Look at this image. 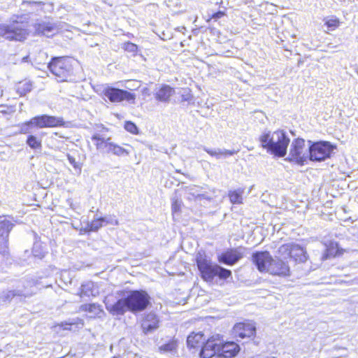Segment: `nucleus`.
<instances>
[{
  "label": "nucleus",
  "mask_w": 358,
  "mask_h": 358,
  "mask_svg": "<svg viewBox=\"0 0 358 358\" xmlns=\"http://www.w3.org/2000/svg\"><path fill=\"white\" fill-rule=\"evenodd\" d=\"M116 301L107 296L104 300L106 310L113 316L123 315L127 311L132 313L141 312L150 304L149 294L143 290L125 291L117 293Z\"/></svg>",
  "instance_id": "obj_1"
},
{
  "label": "nucleus",
  "mask_w": 358,
  "mask_h": 358,
  "mask_svg": "<svg viewBox=\"0 0 358 358\" xmlns=\"http://www.w3.org/2000/svg\"><path fill=\"white\" fill-rule=\"evenodd\" d=\"M259 141L262 148L277 157H282L287 153L290 140L285 131L277 130L273 132L264 131L259 136Z\"/></svg>",
  "instance_id": "obj_2"
},
{
  "label": "nucleus",
  "mask_w": 358,
  "mask_h": 358,
  "mask_svg": "<svg viewBox=\"0 0 358 358\" xmlns=\"http://www.w3.org/2000/svg\"><path fill=\"white\" fill-rule=\"evenodd\" d=\"M196 262L201 278L206 282H212L215 276L225 280L231 276V271L221 266L213 264L204 252L199 251L196 255Z\"/></svg>",
  "instance_id": "obj_3"
},
{
  "label": "nucleus",
  "mask_w": 358,
  "mask_h": 358,
  "mask_svg": "<svg viewBox=\"0 0 358 358\" xmlns=\"http://www.w3.org/2000/svg\"><path fill=\"white\" fill-rule=\"evenodd\" d=\"M48 68L60 82L66 81L73 73L71 60L67 57H52Z\"/></svg>",
  "instance_id": "obj_4"
},
{
  "label": "nucleus",
  "mask_w": 358,
  "mask_h": 358,
  "mask_svg": "<svg viewBox=\"0 0 358 358\" xmlns=\"http://www.w3.org/2000/svg\"><path fill=\"white\" fill-rule=\"evenodd\" d=\"M308 159H309V149L308 145H306L305 140L301 138L293 140L290 145L289 155L285 160L303 166Z\"/></svg>",
  "instance_id": "obj_5"
},
{
  "label": "nucleus",
  "mask_w": 358,
  "mask_h": 358,
  "mask_svg": "<svg viewBox=\"0 0 358 358\" xmlns=\"http://www.w3.org/2000/svg\"><path fill=\"white\" fill-rule=\"evenodd\" d=\"M37 281L33 278L26 279L15 289L2 292L1 299L2 301H10L15 296L30 297L36 292Z\"/></svg>",
  "instance_id": "obj_6"
},
{
  "label": "nucleus",
  "mask_w": 358,
  "mask_h": 358,
  "mask_svg": "<svg viewBox=\"0 0 358 358\" xmlns=\"http://www.w3.org/2000/svg\"><path fill=\"white\" fill-rule=\"evenodd\" d=\"M309 149V160L313 162H322L330 158L331 154L335 148L328 141H308Z\"/></svg>",
  "instance_id": "obj_7"
},
{
  "label": "nucleus",
  "mask_w": 358,
  "mask_h": 358,
  "mask_svg": "<svg viewBox=\"0 0 358 358\" xmlns=\"http://www.w3.org/2000/svg\"><path fill=\"white\" fill-rule=\"evenodd\" d=\"M27 25L13 22L9 24H0V36L10 41H23L28 34Z\"/></svg>",
  "instance_id": "obj_8"
},
{
  "label": "nucleus",
  "mask_w": 358,
  "mask_h": 358,
  "mask_svg": "<svg viewBox=\"0 0 358 358\" xmlns=\"http://www.w3.org/2000/svg\"><path fill=\"white\" fill-rule=\"evenodd\" d=\"M103 94L111 102H120L124 100L129 103H134L136 95L127 90L109 87L104 90Z\"/></svg>",
  "instance_id": "obj_9"
},
{
  "label": "nucleus",
  "mask_w": 358,
  "mask_h": 358,
  "mask_svg": "<svg viewBox=\"0 0 358 358\" xmlns=\"http://www.w3.org/2000/svg\"><path fill=\"white\" fill-rule=\"evenodd\" d=\"M31 122L37 128L61 127L64 124L62 117L48 115L35 116L31 119Z\"/></svg>",
  "instance_id": "obj_10"
},
{
  "label": "nucleus",
  "mask_w": 358,
  "mask_h": 358,
  "mask_svg": "<svg viewBox=\"0 0 358 358\" xmlns=\"http://www.w3.org/2000/svg\"><path fill=\"white\" fill-rule=\"evenodd\" d=\"M220 344V337L217 334L208 338L206 343L201 345L200 350V357L201 358H211L214 355L218 356L219 345Z\"/></svg>",
  "instance_id": "obj_11"
},
{
  "label": "nucleus",
  "mask_w": 358,
  "mask_h": 358,
  "mask_svg": "<svg viewBox=\"0 0 358 358\" xmlns=\"http://www.w3.org/2000/svg\"><path fill=\"white\" fill-rule=\"evenodd\" d=\"M203 189V187L197 186L187 187L185 189L187 198L189 200L195 199L199 201L205 199L210 201L216 196L215 189L210 190V192H204Z\"/></svg>",
  "instance_id": "obj_12"
},
{
  "label": "nucleus",
  "mask_w": 358,
  "mask_h": 358,
  "mask_svg": "<svg viewBox=\"0 0 358 358\" xmlns=\"http://www.w3.org/2000/svg\"><path fill=\"white\" fill-rule=\"evenodd\" d=\"M92 141L94 142L98 151L101 153L110 154L113 145L111 138L96 133L92 136Z\"/></svg>",
  "instance_id": "obj_13"
},
{
  "label": "nucleus",
  "mask_w": 358,
  "mask_h": 358,
  "mask_svg": "<svg viewBox=\"0 0 358 358\" xmlns=\"http://www.w3.org/2000/svg\"><path fill=\"white\" fill-rule=\"evenodd\" d=\"M272 257L268 251L256 252L252 255V262L260 272H266Z\"/></svg>",
  "instance_id": "obj_14"
},
{
  "label": "nucleus",
  "mask_w": 358,
  "mask_h": 358,
  "mask_svg": "<svg viewBox=\"0 0 358 358\" xmlns=\"http://www.w3.org/2000/svg\"><path fill=\"white\" fill-rule=\"evenodd\" d=\"M233 331L236 337L241 338H251L255 334L256 327L252 323L240 322L235 324Z\"/></svg>",
  "instance_id": "obj_15"
},
{
  "label": "nucleus",
  "mask_w": 358,
  "mask_h": 358,
  "mask_svg": "<svg viewBox=\"0 0 358 358\" xmlns=\"http://www.w3.org/2000/svg\"><path fill=\"white\" fill-rule=\"evenodd\" d=\"M239 350L240 347L236 343L233 341L223 343V341L220 338L218 357L224 358H231L235 357Z\"/></svg>",
  "instance_id": "obj_16"
},
{
  "label": "nucleus",
  "mask_w": 358,
  "mask_h": 358,
  "mask_svg": "<svg viewBox=\"0 0 358 358\" xmlns=\"http://www.w3.org/2000/svg\"><path fill=\"white\" fill-rule=\"evenodd\" d=\"M272 275L286 276L289 274V267L287 263L279 259H273L268 266L267 271Z\"/></svg>",
  "instance_id": "obj_17"
},
{
  "label": "nucleus",
  "mask_w": 358,
  "mask_h": 358,
  "mask_svg": "<svg viewBox=\"0 0 358 358\" xmlns=\"http://www.w3.org/2000/svg\"><path fill=\"white\" fill-rule=\"evenodd\" d=\"M342 253L343 250L339 248L338 243L336 241H329L324 243V250L320 260L323 262Z\"/></svg>",
  "instance_id": "obj_18"
},
{
  "label": "nucleus",
  "mask_w": 358,
  "mask_h": 358,
  "mask_svg": "<svg viewBox=\"0 0 358 358\" xmlns=\"http://www.w3.org/2000/svg\"><path fill=\"white\" fill-rule=\"evenodd\" d=\"M159 319L154 313H150L145 315L142 320L141 327L145 334L152 333L159 328Z\"/></svg>",
  "instance_id": "obj_19"
},
{
  "label": "nucleus",
  "mask_w": 358,
  "mask_h": 358,
  "mask_svg": "<svg viewBox=\"0 0 358 358\" xmlns=\"http://www.w3.org/2000/svg\"><path fill=\"white\" fill-rule=\"evenodd\" d=\"M241 258L243 254L237 250H229L220 254L217 259L220 263L232 266L237 263Z\"/></svg>",
  "instance_id": "obj_20"
},
{
  "label": "nucleus",
  "mask_w": 358,
  "mask_h": 358,
  "mask_svg": "<svg viewBox=\"0 0 358 358\" xmlns=\"http://www.w3.org/2000/svg\"><path fill=\"white\" fill-rule=\"evenodd\" d=\"M175 94L174 88L168 85H162L155 92V99L161 102H169L170 97Z\"/></svg>",
  "instance_id": "obj_21"
},
{
  "label": "nucleus",
  "mask_w": 358,
  "mask_h": 358,
  "mask_svg": "<svg viewBox=\"0 0 358 358\" xmlns=\"http://www.w3.org/2000/svg\"><path fill=\"white\" fill-rule=\"evenodd\" d=\"M204 340L203 334L192 333L187 338V345L189 348H199L203 344Z\"/></svg>",
  "instance_id": "obj_22"
},
{
  "label": "nucleus",
  "mask_w": 358,
  "mask_h": 358,
  "mask_svg": "<svg viewBox=\"0 0 358 358\" xmlns=\"http://www.w3.org/2000/svg\"><path fill=\"white\" fill-rule=\"evenodd\" d=\"M203 150H205L208 154H209L212 157H215L217 159H220L221 157H227L228 155H234L236 154L238 150H229L226 149H220L217 148L215 150L208 148L206 147H203Z\"/></svg>",
  "instance_id": "obj_23"
},
{
  "label": "nucleus",
  "mask_w": 358,
  "mask_h": 358,
  "mask_svg": "<svg viewBox=\"0 0 358 358\" xmlns=\"http://www.w3.org/2000/svg\"><path fill=\"white\" fill-rule=\"evenodd\" d=\"M290 258H293L296 262H304L307 259L306 252L300 245L293 244Z\"/></svg>",
  "instance_id": "obj_24"
},
{
  "label": "nucleus",
  "mask_w": 358,
  "mask_h": 358,
  "mask_svg": "<svg viewBox=\"0 0 358 358\" xmlns=\"http://www.w3.org/2000/svg\"><path fill=\"white\" fill-rule=\"evenodd\" d=\"M13 227L14 224L6 219L0 221V237L3 241H8L10 231Z\"/></svg>",
  "instance_id": "obj_25"
},
{
  "label": "nucleus",
  "mask_w": 358,
  "mask_h": 358,
  "mask_svg": "<svg viewBox=\"0 0 358 358\" xmlns=\"http://www.w3.org/2000/svg\"><path fill=\"white\" fill-rule=\"evenodd\" d=\"M99 292L94 288V285L92 282H87L82 284L80 288V296H96Z\"/></svg>",
  "instance_id": "obj_26"
},
{
  "label": "nucleus",
  "mask_w": 358,
  "mask_h": 358,
  "mask_svg": "<svg viewBox=\"0 0 358 358\" xmlns=\"http://www.w3.org/2000/svg\"><path fill=\"white\" fill-rule=\"evenodd\" d=\"M33 87V83L30 80H24L22 82H20L16 87L17 92L20 96H24L27 93H29L31 91Z\"/></svg>",
  "instance_id": "obj_27"
},
{
  "label": "nucleus",
  "mask_w": 358,
  "mask_h": 358,
  "mask_svg": "<svg viewBox=\"0 0 358 358\" xmlns=\"http://www.w3.org/2000/svg\"><path fill=\"white\" fill-rule=\"evenodd\" d=\"M26 143L27 145L33 150H41L42 149V140L41 138L34 136L29 135Z\"/></svg>",
  "instance_id": "obj_28"
},
{
  "label": "nucleus",
  "mask_w": 358,
  "mask_h": 358,
  "mask_svg": "<svg viewBox=\"0 0 358 358\" xmlns=\"http://www.w3.org/2000/svg\"><path fill=\"white\" fill-rule=\"evenodd\" d=\"M37 31L43 36L50 37L55 34L56 29L52 25L48 24H38Z\"/></svg>",
  "instance_id": "obj_29"
},
{
  "label": "nucleus",
  "mask_w": 358,
  "mask_h": 358,
  "mask_svg": "<svg viewBox=\"0 0 358 358\" xmlns=\"http://www.w3.org/2000/svg\"><path fill=\"white\" fill-rule=\"evenodd\" d=\"M105 221H106V217L94 218L91 222L87 224V230L89 231H98L103 225Z\"/></svg>",
  "instance_id": "obj_30"
},
{
  "label": "nucleus",
  "mask_w": 358,
  "mask_h": 358,
  "mask_svg": "<svg viewBox=\"0 0 358 358\" xmlns=\"http://www.w3.org/2000/svg\"><path fill=\"white\" fill-rule=\"evenodd\" d=\"M243 190L238 189L234 191H229V196L230 201L234 204H240L243 200Z\"/></svg>",
  "instance_id": "obj_31"
},
{
  "label": "nucleus",
  "mask_w": 358,
  "mask_h": 358,
  "mask_svg": "<svg viewBox=\"0 0 358 358\" xmlns=\"http://www.w3.org/2000/svg\"><path fill=\"white\" fill-rule=\"evenodd\" d=\"M177 347V341L175 340H171L169 341L167 343L162 345L159 348V350L162 353L173 352L176 351Z\"/></svg>",
  "instance_id": "obj_32"
},
{
  "label": "nucleus",
  "mask_w": 358,
  "mask_h": 358,
  "mask_svg": "<svg viewBox=\"0 0 358 358\" xmlns=\"http://www.w3.org/2000/svg\"><path fill=\"white\" fill-rule=\"evenodd\" d=\"M293 244H285L281 245L278 249L279 255L285 258H290L292 254Z\"/></svg>",
  "instance_id": "obj_33"
},
{
  "label": "nucleus",
  "mask_w": 358,
  "mask_h": 358,
  "mask_svg": "<svg viewBox=\"0 0 358 358\" xmlns=\"http://www.w3.org/2000/svg\"><path fill=\"white\" fill-rule=\"evenodd\" d=\"M83 310L92 313L94 316H98L103 311L101 306L96 303L85 304L83 306Z\"/></svg>",
  "instance_id": "obj_34"
},
{
  "label": "nucleus",
  "mask_w": 358,
  "mask_h": 358,
  "mask_svg": "<svg viewBox=\"0 0 358 358\" xmlns=\"http://www.w3.org/2000/svg\"><path fill=\"white\" fill-rule=\"evenodd\" d=\"M130 152L127 150V149H124V148L120 146L117 144H115L113 143L110 154H113L116 156L120 157L123 155H129Z\"/></svg>",
  "instance_id": "obj_35"
},
{
  "label": "nucleus",
  "mask_w": 358,
  "mask_h": 358,
  "mask_svg": "<svg viewBox=\"0 0 358 358\" xmlns=\"http://www.w3.org/2000/svg\"><path fill=\"white\" fill-rule=\"evenodd\" d=\"M324 24L327 26L328 31H334L339 26L340 22L338 18L331 17L327 20Z\"/></svg>",
  "instance_id": "obj_36"
},
{
  "label": "nucleus",
  "mask_w": 358,
  "mask_h": 358,
  "mask_svg": "<svg viewBox=\"0 0 358 358\" xmlns=\"http://www.w3.org/2000/svg\"><path fill=\"white\" fill-rule=\"evenodd\" d=\"M34 127V124L31 123V119L29 121L22 123L19 125L20 134H28L30 132L31 127Z\"/></svg>",
  "instance_id": "obj_37"
},
{
  "label": "nucleus",
  "mask_w": 358,
  "mask_h": 358,
  "mask_svg": "<svg viewBox=\"0 0 358 358\" xmlns=\"http://www.w3.org/2000/svg\"><path fill=\"white\" fill-rule=\"evenodd\" d=\"M124 129L133 134H136L138 133V127H136V125L132 122H130V121H127L124 124Z\"/></svg>",
  "instance_id": "obj_38"
},
{
  "label": "nucleus",
  "mask_w": 358,
  "mask_h": 358,
  "mask_svg": "<svg viewBox=\"0 0 358 358\" xmlns=\"http://www.w3.org/2000/svg\"><path fill=\"white\" fill-rule=\"evenodd\" d=\"M123 48L125 51L134 54L137 52L138 47L133 43L127 42L123 44Z\"/></svg>",
  "instance_id": "obj_39"
},
{
  "label": "nucleus",
  "mask_w": 358,
  "mask_h": 358,
  "mask_svg": "<svg viewBox=\"0 0 358 358\" xmlns=\"http://www.w3.org/2000/svg\"><path fill=\"white\" fill-rule=\"evenodd\" d=\"M67 159L69 162V163L73 166V168L76 170H78V173H80L81 172V165L79 162L76 161V159L70 155L69 154L67 155Z\"/></svg>",
  "instance_id": "obj_40"
},
{
  "label": "nucleus",
  "mask_w": 358,
  "mask_h": 358,
  "mask_svg": "<svg viewBox=\"0 0 358 358\" xmlns=\"http://www.w3.org/2000/svg\"><path fill=\"white\" fill-rule=\"evenodd\" d=\"M192 99V94H191V91L189 89L186 88L183 89L181 94V101H189Z\"/></svg>",
  "instance_id": "obj_41"
},
{
  "label": "nucleus",
  "mask_w": 358,
  "mask_h": 358,
  "mask_svg": "<svg viewBox=\"0 0 358 358\" xmlns=\"http://www.w3.org/2000/svg\"><path fill=\"white\" fill-rule=\"evenodd\" d=\"M182 204V201L178 199H173L171 209L173 213H177L180 210Z\"/></svg>",
  "instance_id": "obj_42"
},
{
  "label": "nucleus",
  "mask_w": 358,
  "mask_h": 358,
  "mask_svg": "<svg viewBox=\"0 0 358 358\" xmlns=\"http://www.w3.org/2000/svg\"><path fill=\"white\" fill-rule=\"evenodd\" d=\"M39 245L35 244L33 248V255L34 257H38V259H42L45 257V252L43 250H40L38 249Z\"/></svg>",
  "instance_id": "obj_43"
},
{
  "label": "nucleus",
  "mask_w": 358,
  "mask_h": 358,
  "mask_svg": "<svg viewBox=\"0 0 358 358\" xmlns=\"http://www.w3.org/2000/svg\"><path fill=\"white\" fill-rule=\"evenodd\" d=\"M225 15L224 12V11H218V12H216L213 15V18L215 19V20H217V19H220L222 17H223L224 15Z\"/></svg>",
  "instance_id": "obj_44"
},
{
  "label": "nucleus",
  "mask_w": 358,
  "mask_h": 358,
  "mask_svg": "<svg viewBox=\"0 0 358 358\" xmlns=\"http://www.w3.org/2000/svg\"><path fill=\"white\" fill-rule=\"evenodd\" d=\"M104 223L117 225L118 224V221L117 220L113 219L112 217H110V218H107L106 217V221H105Z\"/></svg>",
  "instance_id": "obj_45"
},
{
  "label": "nucleus",
  "mask_w": 358,
  "mask_h": 358,
  "mask_svg": "<svg viewBox=\"0 0 358 358\" xmlns=\"http://www.w3.org/2000/svg\"><path fill=\"white\" fill-rule=\"evenodd\" d=\"M72 324L71 323H69V324H66L65 325H64L63 324H62V326L64 327V329H70V328L66 327V326H71Z\"/></svg>",
  "instance_id": "obj_46"
},
{
  "label": "nucleus",
  "mask_w": 358,
  "mask_h": 358,
  "mask_svg": "<svg viewBox=\"0 0 358 358\" xmlns=\"http://www.w3.org/2000/svg\"><path fill=\"white\" fill-rule=\"evenodd\" d=\"M28 61H29V56H26L22 58V62H28Z\"/></svg>",
  "instance_id": "obj_47"
},
{
  "label": "nucleus",
  "mask_w": 358,
  "mask_h": 358,
  "mask_svg": "<svg viewBox=\"0 0 358 358\" xmlns=\"http://www.w3.org/2000/svg\"><path fill=\"white\" fill-rule=\"evenodd\" d=\"M39 54L46 57H48L47 54L45 52H40Z\"/></svg>",
  "instance_id": "obj_48"
},
{
  "label": "nucleus",
  "mask_w": 358,
  "mask_h": 358,
  "mask_svg": "<svg viewBox=\"0 0 358 358\" xmlns=\"http://www.w3.org/2000/svg\"><path fill=\"white\" fill-rule=\"evenodd\" d=\"M70 206H71V208H73V203H72L70 204Z\"/></svg>",
  "instance_id": "obj_49"
},
{
  "label": "nucleus",
  "mask_w": 358,
  "mask_h": 358,
  "mask_svg": "<svg viewBox=\"0 0 358 358\" xmlns=\"http://www.w3.org/2000/svg\"><path fill=\"white\" fill-rule=\"evenodd\" d=\"M114 358H116V357H114Z\"/></svg>",
  "instance_id": "obj_50"
}]
</instances>
